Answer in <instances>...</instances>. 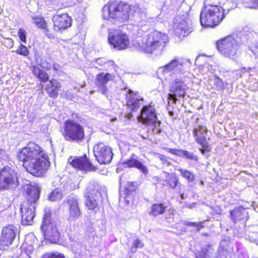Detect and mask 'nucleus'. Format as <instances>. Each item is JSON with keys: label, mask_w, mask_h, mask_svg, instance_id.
<instances>
[{"label": "nucleus", "mask_w": 258, "mask_h": 258, "mask_svg": "<svg viewBox=\"0 0 258 258\" xmlns=\"http://www.w3.org/2000/svg\"><path fill=\"white\" fill-rule=\"evenodd\" d=\"M41 228L43 232L45 239L50 240L52 242H55L59 237L55 225L50 222L49 214L44 216L43 222Z\"/></svg>", "instance_id": "9d476101"}, {"label": "nucleus", "mask_w": 258, "mask_h": 258, "mask_svg": "<svg viewBox=\"0 0 258 258\" xmlns=\"http://www.w3.org/2000/svg\"><path fill=\"white\" fill-rule=\"evenodd\" d=\"M101 87V89H100V91L101 92V93L103 94H106V93H107V89L105 87Z\"/></svg>", "instance_id": "a18cd8bd"}, {"label": "nucleus", "mask_w": 258, "mask_h": 258, "mask_svg": "<svg viewBox=\"0 0 258 258\" xmlns=\"http://www.w3.org/2000/svg\"><path fill=\"white\" fill-rule=\"evenodd\" d=\"M60 87V83L56 80L52 79L47 85L46 90L50 97L56 98L58 94V89Z\"/></svg>", "instance_id": "aec40b11"}, {"label": "nucleus", "mask_w": 258, "mask_h": 258, "mask_svg": "<svg viewBox=\"0 0 258 258\" xmlns=\"http://www.w3.org/2000/svg\"><path fill=\"white\" fill-rule=\"evenodd\" d=\"M62 135L67 141H80L85 137L84 127L74 120H67L64 122Z\"/></svg>", "instance_id": "423d86ee"}, {"label": "nucleus", "mask_w": 258, "mask_h": 258, "mask_svg": "<svg viewBox=\"0 0 258 258\" xmlns=\"http://www.w3.org/2000/svg\"><path fill=\"white\" fill-rule=\"evenodd\" d=\"M108 40L109 44L117 50L125 49L130 44L127 35L119 29H109Z\"/></svg>", "instance_id": "6e6552de"}, {"label": "nucleus", "mask_w": 258, "mask_h": 258, "mask_svg": "<svg viewBox=\"0 0 258 258\" xmlns=\"http://www.w3.org/2000/svg\"><path fill=\"white\" fill-rule=\"evenodd\" d=\"M183 65V62L182 59L176 57L166 65L159 68L157 73L158 74L164 75L170 72L181 69Z\"/></svg>", "instance_id": "f3484780"}, {"label": "nucleus", "mask_w": 258, "mask_h": 258, "mask_svg": "<svg viewBox=\"0 0 258 258\" xmlns=\"http://www.w3.org/2000/svg\"><path fill=\"white\" fill-rule=\"evenodd\" d=\"M15 227L13 225H9L3 228L1 238L4 244L8 246L11 244L15 237L16 234L14 230Z\"/></svg>", "instance_id": "6ab92c4d"}, {"label": "nucleus", "mask_w": 258, "mask_h": 258, "mask_svg": "<svg viewBox=\"0 0 258 258\" xmlns=\"http://www.w3.org/2000/svg\"><path fill=\"white\" fill-rule=\"evenodd\" d=\"M191 31L190 24L184 20L182 21V22H180L178 27L176 28V32L178 33L182 36L188 35Z\"/></svg>", "instance_id": "5701e85b"}, {"label": "nucleus", "mask_w": 258, "mask_h": 258, "mask_svg": "<svg viewBox=\"0 0 258 258\" xmlns=\"http://www.w3.org/2000/svg\"><path fill=\"white\" fill-rule=\"evenodd\" d=\"M54 67V69H55V70H57V67H55V66H54V67Z\"/></svg>", "instance_id": "09e8293b"}, {"label": "nucleus", "mask_w": 258, "mask_h": 258, "mask_svg": "<svg viewBox=\"0 0 258 258\" xmlns=\"http://www.w3.org/2000/svg\"><path fill=\"white\" fill-rule=\"evenodd\" d=\"M195 224H199V225L198 224L197 225H195V226L198 228V230H200L203 227V226L202 225V222H197V223H195Z\"/></svg>", "instance_id": "c03bdc74"}, {"label": "nucleus", "mask_w": 258, "mask_h": 258, "mask_svg": "<svg viewBox=\"0 0 258 258\" xmlns=\"http://www.w3.org/2000/svg\"><path fill=\"white\" fill-rule=\"evenodd\" d=\"M42 258H64V257L60 253H47L44 254Z\"/></svg>", "instance_id": "f704fd0d"}, {"label": "nucleus", "mask_w": 258, "mask_h": 258, "mask_svg": "<svg viewBox=\"0 0 258 258\" xmlns=\"http://www.w3.org/2000/svg\"><path fill=\"white\" fill-rule=\"evenodd\" d=\"M207 129L205 126L198 125L193 130V135L197 143L201 146L200 151L203 154L209 152L211 147L206 140Z\"/></svg>", "instance_id": "f8f14e48"}, {"label": "nucleus", "mask_w": 258, "mask_h": 258, "mask_svg": "<svg viewBox=\"0 0 258 258\" xmlns=\"http://www.w3.org/2000/svg\"><path fill=\"white\" fill-rule=\"evenodd\" d=\"M48 198L51 201H59L62 198V192L59 189L56 188L51 191Z\"/></svg>", "instance_id": "cd10ccee"}, {"label": "nucleus", "mask_w": 258, "mask_h": 258, "mask_svg": "<svg viewBox=\"0 0 258 258\" xmlns=\"http://www.w3.org/2000/svg\"><path fill=\"white\" fill-rule=\"evenodd\" d=\"M181 156H184L186 158L190 160H197V157L195 156L193 153H189V152L185 150H181Z\"/></svg>", "instance_id": "2f4dec72"}, {"label": "nucleus", "mask_w": 258, "mask_h": 258, "mask_svg": "<svg viewBox=\"0 0 258 258\" xmlns=\"http://www.w3.org/2000/svg\"><path fill=\"white\" fill-rule=\"evenodd\" d=\"M141 121L144 124L152 125L154 127L159 126L160 121L157 122L155 109L151 104L144 106L141 110Z\"/></svg>", "instance_id": "ddd939ff"}, {"label": "nucleus", "mask_w": 258, "mask_h": 258, "mask_svg": "<svg viewBox=\"0 0 258 258\" xmlns=\"http://www.w3.org/2000/svg\"><path fill=\"white\" fill-rule=\"evenodd\" d=\"M125 164L128 167H136L144 173H146L148 172V169L146 167L136 159H131L127 161Z\"/></svg>", "instance_id": "a878e982"}, {"label": "nucleus", "mask_w": 258, "mask_h": 258, "mask_svg": "<svg viewBox=\"0 0 258 258\" xmlns=\"http://www.w3.org/2000/svg\"><path fill=\"white\" fill-rule=\"evenodd\" d=\"M23 188L28 197L27 200L21 205L22 223L24 225H30L35 217V204L39 197V189L30 184L24 186Z\"/></svg>", "instance_id": "7ed1b4c3"}, {"label": "nucleus", "mask_w": 258, "mask_h": 258, "mask_svg": "<svg viewBox=\"0 0 258 258\" xmlns=\"http://www.w3.org/2000/svg\"><path fill=\"white\" fill-rule=\"evenodd\" d=\"M166 209V207L162 204H154L151 207L150 214L154 217H156L163 214Z\"/></svg>", "instance_id": "b1692460"}, {"label": "nucleus", "mask_w": 258, "mask_h": 258, "mask_svg": "<svg viewBox=\"0 0 258 258\" xmlns=\"http://www.w3.org/2000/svg\"><path fill=\"white\" fill-rule=\"evenodd\" d=\"M38 78L41 81L45 82L48 80L49 76L44 71H42Z\"/></svg>", "instance_id": "58836bf2"}, {"label": "nucleus", "mask_w": 258, "mask_h": 258, "mask_svg": "<svg viewBox=\"0 0 258 258\" xmlns=\"http://www.w3.org/2000/svg\"><path fill=\"white\" fill-rule=\"evenodd\" d=\"M16 52L17 53L24 56H27L29 54L27 48L23 44L19 46Z\"/></svg>", "instance_id": "7c9ffc66"}, {"label": "nucleus", "mask_w": 258, "mask_h": 258, "mask_svg": "<svg viewBox=\"0 0 258 258\" xmlns=\"http://www.w3.org/2000/svg\"><path fill=\"white\" fill-rule=\"evenodd\" d=\"M67 203L69 206L68 220L70 221H74L82 215L78 199L76 197H70Z\"/></svg>", "instance_id": "dca6fc26"}, {"label": "nucleus", "mask_w": 258, "mask_h": 258, "mask_svg": "<svg viewBox=\"0 0 258 258\" xmlns=\"http://www.w3.org/2000/svg\"><path fill=\"white\" fill-rule=\"evenodd\" d=\"M100 195L99 185L97 183H90L85 192V197H98Z\"/></svg>", "instance_id": "412c9836"}, {"label": "nucleus", "mask_w": 258, "mask_h": 258, "mask_svg": "<svg viewBox=\"0 0 258 258\" xmlns=\"http://www.w3.org/2000/svg\"><path fill=\"white\" fill-rule=\"evenodd\" d=\"M168 42L166 34L154 31L147 38L139 40L136 47L140 51L158 54L163 51Z\"/></svg>", "instance_id": "f03ea898"}, {"label": "nucleus", "mask_w": 258, "mask_h": 258, "mask_svg": "<svg viewBox=\"0 0 258 258\" xmlns=\"http://www.w3.org/2000/svg\"><path fill=\"white\" fill-rule=\"evenodd\" d=\"M42 71V70L37 67H33V73L37 77H38V76H40Z\"/></svg>", "instance_id": "79ce46f5"}, {"label": "nucleus", "mask_w": 258, "mask_h": 258, "mask_svg": "<svg viewBox=\"0 0 258 258\" xmlns=\"http://www.w3.org/2000/svg\"><path fill=\"white\" fill-rule=\"evenodd\" d=\"M54 67V69H55V70H57V67H55V66H54V67Z\"/></svg>", "instance_id": "8fccbe9b"}, {"label": "nucleus", "mask_w": 258, "mask_h": 258, "mask_svg": "<svg viewBox=\"0 0 258 258\" xmlns=\"http://www.w3.org/2000/svg\"><path fill=\"white\" fill-rule=\"evenodd\" d=\"M113 78L110 74L100 73L96 77V84L98 86L103 87L108 81L112 80Z\"/></svg>", "instance_id": "4be33fe9"}, {"label": "nucleus", "mask_w": 258, "mask_h": 258, "mask_svg": "<svg viewBox=\"0 0 258 258\" xmlns=\"http://www.w3.org/2000/svg\"><path fill=\"white\" fill-rule=\"evenodd\" d=\"M167 151L170 153L173 154L178 156H181V150L168 148L167 149Z\"/></svg>", "instance_id": "a19ab883"}, {"label": "nucleus", "mask_w": 258, "mask_h": 258, "mask_svg": "<svg viewBox=\"0 0 258 258\" xmlns=\"http://www.w3.org/2000/svg\"><path fill=\"white\" fill-rule=\"evenodd\" d=\"M241 208L235 209L234 210L231 211V216L234 220H238L240 216L241 215Z\"/></svg>", "instance_id": "473e14b6"}, {"label": "nucleus", "mask_w": 258, "mask_h": 258, "mask_svg": "<svg viewBox=\"0 0 258 258\" xmlns=\"http://www.w3.org/2000/svg\"><path fill=\"white\" fill-rule=\"evenodd\" d=\"M133 105L136 106V107H139V106H140L139 101H135L134 104H133Z\"/></svg>", "instance_id": "49530a36"}, {"label": "nucleus", "mask_w": 258, "mask_h": 258, "mask_svg": "<svg viewBox=\"0 0 258 258\" xmlns=\"http://www.w3.org/2000/svg\"><path fill=\"white\" fill-rule=\"evenodd\" d=\"M224 17V10L221 6L207 4L201 11V24L204 27H213L218 25Z\"/></svg>", "instance_id": "20e7f679"}, {"label": "nucleus", "mask_w": 258, "mask_h": 258, "mask_svg": "<svg viewBox=\"0 0 258 258\" xmlns=\"http://www.w3.org/2000/svg\"><path fill=\"white\" fill-rule=\"evenodd\" d=\"M166 182L172 188H175L178 183V178L175 173H167Z\"/></svg>", "instance_id": "bb28decb"}, {"label": "nucleus", "mask_w": 258, "mask_h": 258, "mask_svg": "<svg viewBox=\"0 0 258 258\" xmlns=\"http://www.w3.org/2000/svg\"><path fill=\"white\" fill-rule=\"evenodd\" d=\"M246 6L250 8H256L258 7V0H250V2H245Z\"/></svg>", "instance_id": "4c0bfd02"}, {"label": "nucleus", "mask_w": 258, "mask_h": 258, "mask_svg": "<svg viewBox=\"0 0 258 258\" xmlns=\"http://www.w3.org/2000/svg\"><path fill=\"white\" fill-rule=\"evenodd\" d=\"M69 163L75 168L85 171H94L96 168L88 161L86 156L73 158H69Z\"/></svg>", "instance_id": "4468645a"}, {"label": "nucleus", "mask_w": 258, "mask_h": 258, "mask_svg": "<svg viewBox=\"0 0 258 258\" xmlns=\"http://www.w3.org/2000/svg\"><path fill=\"white\" fill-rule=\"evenodd\" d=\"M211 256L210 252L208 251V253H207L205 250L200 251L196 254L197 258H209Z\"/></svg>", "instance_id": "e433bc0d"}, {"label": "nucleus", "mask_w": 258, "mask_h": 258, "mask_svg": "<svg viewBox=\"0 0 258 258\" xmlns=\"http://www.w3.org/2000/svg\"><path fill=\"white\" fill-rule=\"evenodd\" d=\"M239 43L234 38L228 37L217 42V47L223 56L235 59L239 50Z\"/></svg>", "instance_id": "0eeeda50"}, {"label": "nucleus", "mask_w": 258, "mask_h": 258, "mask_svg": "<svg viewBox=\"0 0 258 258\" xmlns=\"http://www.w3.org/2000/svg\"><path fill=\"white\" fill-rule=\"evenodd\" d=\"M33 23L41 29H45L47 26L46 22L42 17H36L33 18Z\"/></svg>", "instance_id": "c756f323"}, {"label": "nucleus", "mask_w": 258, "mask_h": 258, "mask_svg": "<svg viewBox=\"0 0 258 258\" xmlns=\"http://www.w3.org/2000/svg\"><path fill=\"white\" fill-rule=\"evenodd\" d=\"M178 170L180 172L181 176L186 178L189 182L194 181L195 177L191 172L181 168L178 169Z\"/></svg>", "instance_id": "c85d7f7f"}, {"label": "nucleus", "mask_w": 258, "mask_h": 258, "mask_svg": "<svg viewBox=\"0 0 258 258\" xmlns=\"http://www.w3.org/2000/svg\"><path fill=\"white\" fill-rule=\"evenodd\" d=\"M18 35L22 41L24 42V43L26 42V31L25 30L22 28L19 29L18 31Z\"/></svg>", "instance_id": "c9c22d12"}, {"label": "nucleus", "mask_w": 258, "mask_h": 258, "mask_svg": "<svg viewBox=\"0 0 258 258\" xmlns=\"http://www.w3.org/2000/svg\"><path fill=\"white\" fill-rule=\"evenodd\" d=\"M214 83L219 89H221L224 87L223 82L221 79H220L218 77L215 78Z\"/></svg>", "instance_id": "ea45409f"}, {"label": "nucleus", "mask_w": 258, "mask_h": 258, "mask_svg": "<svg viewBox=\"0 0 258 258\" xmlns=\"http://www.w3.org/2000/svg\"><path fill=\"white\" fill-rule=\"evenodd\" d=\"M187 89L186 85L182 81L176 79L174 83L171 86L170 90L171 93L168 95V99L173 100L174 103H175L177 100L176 97L184 96Z\"/></svg>", "instance_id": "2eb2a0df"}, {"label": "nucleus", "mask_w": 258, "mask_h": 258, "mask_svg": "<svg viewBox=\"0 0 258 258\" xmlns=\"http://www.w3.org/2000/svg\"><path fill=\"white\" fill-rule=\"evenodd\" d=\"M85 205L88 209L96 212L99 209L98 202L97 201L98 197H86Z\"/></svg>", "instance_id": "393cba45"}, {"label": "nucleus", "mask_w": 258, "mask_h": 258, "mask_svg": "<svg viewBox=\"0 0 258 258\" xmlns=\"http://www.w3.org/2000/svg\"><path fill=\"white\" fill-rule=\"evenodd\" d=\"M198 224H195V222H189L187 224V225H188L194 226H195V225H197Z\"/></svg>", "instance_id": "de8ad7c7"}, {"label": "nucleus", "mask_w": 258, "mask_h": 258, "mask_svg": "<svg viewBox=\"0 0 258 258\" xmlns=\"http://www.w3.org/2000/svg\"><path fill=\"white\" fill-rule=\"evenodd\" d=\"M53 21L54 27L58 30L66 29L72 24L71 18L67 14L55 15Z\"/></svg>", "instance_id": "a211bd4d"}, {"label": "nucleus", "mask_w": 258, "mask_h": 258, "mask_svg": "<svg viewBox=\"0 0 258 258\" xmlns=\"http://www.w3.org/2000/svg\"><path fill=\"white\" fill-rule=\"evenodd\" d=\"M19 185L16 173L10 168H4L0 172V188L13 189Z\"/></svg>", "instance_id": "1a4fd4ad"}, {"label": "nucleus", "mask_w": 258, "mask_h": 258, "mask_svg": "<svg viewBox=\"0 0 258 258\" xmlns=\"http://www.w3.org/2000/svg\"><path fill=\"white\" fill-rule=\"evenodd\" d=\"M10 40L13 43V40H12L11 39H10Z\"/></svg>", "instance_id": "3c124183"}, {"label": "nucleus", "mask_w": 258, "mask_h": 258, "mask_svg": "<svg viewBox=\"0 0 258 258\" xmlns=\"http://www.w3.org/2000/svg\"><path fill=\"white\" fill-rule=\"evenodd\" d=\"M19 161L23 162L27 171L35 176H40L49 166L47 155L41 148L30 143L18 154Z\"/></svg>", "instance_id": "f257e3e1"}, {"label": "nucleus", "mask_w": 258, "mask_h": 258, "mask_svg": "<svg viewBox=\"0 0 258 258\" xmlns=\"http://www.w3.org/2000/svg\"><path fill=\"white\" fill-rule=\"evenodd\" d=\"M130 5L120 3H109L102 9V17L104 19H116L124 22L129 18Z\"/></svg>", "instance_id": "39448f33"}, {"label": "nucleus", "mask_w": 258, "mask_h": 258, "mask_svg": "<svg viewBox=\"0 0 258 258\" xmlns=\"http://www.w3.org/2000/svg\"><path fill=\"white\" fill-rule=\"evenodd\" d=\"M5 246H7L6 244H4V242L1 237L0 236V250L5 248Z\"/></svg>", "instance_id": "37998d69"}, {"label": "nucleus", "mask_w": 258, "mask_h": 258, "mask_svg": "<svg viewBox=\"0 0 258 258\" xmlns=\"http://www.w3.org/2000/svg\"><path fill=\"white\" fill-rule=\"evenodd\" d=\"M143 246L144 244L143 242L140 239H137L134 242L131 250L132 252H135L137 248H141L143 247Z\"/></svg>", "instance_id": "72a5a7b5"}, {"label": "nucleus", "mask_w": 258, "mask_h": 258, "mask_svg": "<svg viewBox=\"0 0 258 258\" xmlns=\"http://www.w3.org/2000/svg\"><path fill=\"white\" fill-rule=\"evenodd\" d=\"M93 152L98 162L101 164L109 163L112 159V149L103 143L96 145Z\"/></svg>", "instance_id": "9b49d317"}]
</instances>
